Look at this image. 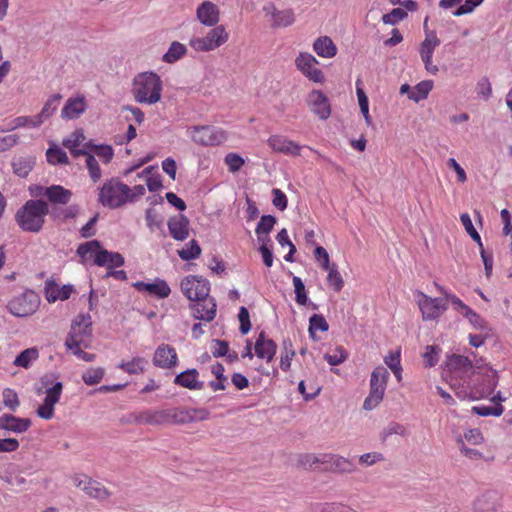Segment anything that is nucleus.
<instances>
[{"label":"nucleus","mask_w":512,"mask_h":512,"mask_svg":"<svg viewBox=\"0 0 512 512\" xmlns=\"http://www.w3.org/2000/svg\"><path fill=\"white\" fill-rule=\"evenodd\" d=\"M225 164L232 173L238 172L244 165V159L236 153H228L224 158Z\"/></svg>","instance_id":"52"},{"label":"nucleus","mask_w":512,"mask_h":512,"mask_svg":"<svg viewBox=\"0 0 512 512\" xmlns=\"http://www.w3.org/2000/svg\"><path fill=\"white\" fill-rule=\"evenodd\" d=\"M348 357L347 352L341 346L337 347L334 354L326 353L324 355L325 360L332 366L343 363Z\"/></svg>","instance_id":"59"},{"label":"nucleus","mask_w":512,"mask_h":512,"mask_svg":"<svg viewBox=\"0 0 512 512\" xmlns=\"http://www.w3.org/2000/svg\"><path fill=\"white\" fill-rule=\"evenodd\" d=\"M99 201L110 208L120 207L131 201L130 188L117 180H109L100 190Z\"/></svg>","instance_id":"4"},{"label":"nucleus","mask_w":512,"mask_h":512,"mask_svg":"<svg viewBox=\"0 0 512 512\" xmlns=\"http://www.w3.org/2000/svg\"><path fill=\"white\" fill-rule=\"evenodd\" d=\"M177 363V354L173 347L161 344L155 350L153 364L163 369H170Z\"/></svg>","instance_id":"20"},{"label":"nucleus","mask_w":512,"mask_h":512,"mask_svg":"<svg viewBox=\"0 0 512 512\" xmlns=\"http://www.w3.org/2000/svg\"><path fill=\"white\" fill-rule=\"evenodd\" d=\"M297 463L304 469H318L320 465L322 466V454H300Z\"/></svg>","instance_id":"42"},{"label":"nucleus","mask_w":512,"mask_h":512,"mask_svg":"<svg viewBox=\"0 0 512 512\" xmlns=\"http://www.w3.org/2000/svg\"><path fill=\"white\" fill-rule=\"evenodd\" d=\"M198 372L195 369L184 371L176 376L175 383L189 389L201 388L198 384Z\"/></svg>","instance_id":"34"},{"label":"nucleus","mask_w":512,"mask_h":512,"mask_svg":"<svg viewBox=\"0 0 512 512\" xmlns=\"http://www.w3.org/2000/svg\"><path fill=\"white\" fill-rule=\"evenodd\" d=\"M498 498L495 493H484L479 496L472 505V512H496Z\"/></svg>","instance_id":"31"},{"label":"nucleus","mask_w":512,"mask_h":512,"mask_svg":"<svg viewBox=\"0 0 512 512\" xmlns=\"http://www.w3.org/2000/svg\"><path fill=\"white\" fill-rule=\"evenodd\" d=\"M2 479L9 486L14 487L19 491L27 490L28 480L25 476L24 470L19 466H10Z\"/></svg>","instance_id":"26"},{"label":"nucleus","mask_w":512,"mask_h":512,"mask_svg":"<svg viewBox=\"0 0 512 512\" xmlns=\"http://www.w3.org/2000/svg\"><path fill=\"white\" fill-rule=\"evenodd\" d=\"M39 357L36 348H28L23 350L14 360L13 364L18 367L28 368L32 361Z\"/></svg>","instance_id":"41"},{"label":"nucleus","mask_w":512,"mask_h":512,"mask_svg":"<svg viewBox=\"0 0 512 512\" xmlns=\"http://www.w3.org/2000/svg\"><path fill=\"white\" fill-rule=\"evenodd\" d=\"M33 166L34 160L31 157H19L12 162L14 173L20 177H26Z\"/></svg>","instance_id":"40"},{"label":"nucleus","mask_w":512,"mask_h":512,"mask_svg":"<svg viewBox=\"0 0 512 512\" xmlns=\"http://www.w3.org/2000/svg\"><path fill=\"white\" fill-rule=\"evenodd\" d=\"M316 259L323 257L322 269L328 272L327 282L335 292H340L344 286V280L335 264H330L329 254L322 246H317L314 252Z\"/></svg>","instance_id":"14"},{"label":"nucleus","mask_w":512,"mask_h":512,"mask_svg":"<svg viewBox=\"0 0 512 512\" xmlns=\"http://www.w3.org/2000/svg\"><path fill=\"white\" fill-rule=\"evenodd\" d=\"M432 88L433 82L431 80L422 81L415 86V92L410 93L409 99L419 102L428 96Z\"/></svg>","instance_id":"44"},{"label":"nucleus","mask_w":512,"mask_h":512,"mask_svg":"<svg viewBox=\"0 0 512 512\" xmlns=\"http://www.w3.org/2000/svg\"><path fill=\"white\" fill-rule=\"evenodd\" d=\"M168 228L175 240L183 241L189 235V221L182 214L172 217L168 222Z\"/></svg>","instance_id":"27"},{"label":"nucleus","mask_w":512,"mask_h":512,"mask_svg":"<svg viewBox=\"0 0 512 512\" xmlns=\"http://www.w3.org/2000/svg\"><path fill=\"white\" fill-rule=\"evenodd\" d=\"M49 212L43 200H28L15 214L17 225L25 232L38 233L42 230Z\"/></svg>","instance_id":"1"},{"label":"nucleus","mask_w":512,"mask_h":512,"mask_svg":"<svg viewBox=\"0 0 512 512\" xmlns=\"http://www.w3.org/2000/svg\"><path fill=\"white\" fill-rule=\"evenodd\" d=\"M105 370L101 367L97 368H89L83 375L82 379L85 384L87 385H95L98 384L103 376H104Z\"/></svg>","instance_id":"49"},{"label":"nucleus","mask_w":512,"mask_h":512,"mask_svg":"<svg viewBox=\"0 0 512 512\" xmlns=\"http://www.w3.org/2000/svg\"><path fill=\"white\" fill-rule=\"evenodd\" d=\"M388 377L389 372L383 366H378L372 371L370 378V392L363 403V408L365 410H373L381 403L386 390Z\"/></svg>","instance_id":"5"},{"label":"nucleus","mask_w":512,"mask_h":512,"mask_svg":"<svg viewBox=\"0 0 512 512\" xmlns=\"http://www.w3.org/2000/svg\"><path fill=\"white\" fill-rule=\"evenodd\" d=\"M323 470L337 472V473H350L354 470L353 464L346 458L332 454H322Z\"/></svg>","instance_id":"17"},{"label":"nucleus","mask_w":512,"mask_h":512,"mask_svg":"<svg viewBox=\"0 0 512 512\" xmlns=\"http://www.w3.org/2000/svg\"><path fill=\"white\" fill-rule=\"evenodd\" d=\"M200 254L201 248L195 240H192L187 248L178 251L179 257L186 261L198 258Z\"/></svg>","instance_id":"50"},{"label":"nucleus","mask_w":512,"mask_h":512,"mask_svg":"<svg viewBox=\"0 0 512 512\" xmlns=\"http://www.w3.org/2000/svg\"><path fill=\"white\" fill-rule=\"evenodd\" d=\"M138 291H146L158 298H166L171 293L170 287L165 280L156 278L152 283L139 281L133 284Z\"/></svg>","instance_id":"25"},{"label":"nucleus","mask_w":512,"mask_h":512,"mask_svg":"<svg viewBox=\"0 0 512 512\" xmlns=\"http://www.w3.org/2000/svg\"><path fill=\"white\" fill-rule=\"evenodd\" d=\"M86 166L89 171L90 177L93 182H97L101 178V169L95 157L93 155H87Z\"/></svg>","instance_id":"60"},{"label":"nucleus","mask_w":512,"mask_h":512,"mask_svg":"<svg viewBox=\"0 0 512 512\" xmlns=\"http://www.w3.org/2000/svg\"><path fill=\"white\" fill-rule=\"evenodd\" d=\"M63 390L61 382H56L45 391L43 403L37 408L36 414L44 420H50L54 416V407L59 402Z\"/></svg>","instance_id":"13"},{"label":"nucleus","mask_w":512,"mask_h":512,"mask_svg":"<svg viewBox=\"0 0 512 512\" xmlns=\"http://www.w3.org/2000/svg\"><path fill=\"white\" fill-rule=\"evenodd\" d=\"M87 103L84 96H77L69 98L61 110V117L63 119H77L86 110Z\"/></svg>","instance_id":"22"},{"label":"nucleus","mask_w":512,"mask_h":512,"mask_svg":"<svg viewBox=\"0 0 512 512\" xmlns=\"http://www.w3.org/2000/svg\"><path fill=\"white\" fill-rule=\"evenodd\" d=\"M229 34L223 25H218L203 36L192 37L189 46L196 52H209L217 49L228 41Z\"/></svg>","instance_id":"6"},{"label":"nucleus","mask_w":512,"mask_h":512,"mask_svg":"<svg viewBox=\"0 0 512 512\" xmlns=\"http://www.w3.org/2000/svg\"><path fill=\"white\" fill-rule=\"evenodd\" d=\"M131 92L137 103L155 104L161 100L162 81L156 73H140L133 80Z\"/></svg>","instance_id":"2"},{"label":"nucleus","mask_w":512,"mask_h":512,"mask_svg":"<svg viewBox=\"0 0 512 512\" xmlns=\"http://www.w3.org/2000/svg\"><path fill=\"white\" fill-rule=\"evenodd\" d=\"M386 365L392 370L396 378L400 381L401 380V366H400V359H399V353L395 354H389L384 359Z\"/></svg>","instance_id":"62"},{"label":"nucleus","mask_w":512,"mask_h":512,"mask_svg":"<svg viewBox=\"0 0 512 512\" xmlns=\"http://www.w3.org/2000/svg\"><path fill=\"white\" fill-rule=\"evenodd\" d=\"M37 195H45L50 202L54 204H67L71 197L72 192L60 185H52L47 188L38 187Z\"/></svg>","instance_id":"24"},{"label":"nucleus","mask_w":512,"mask_h":512,"mask_svg":"<svg viewBox=\"0 0 512 512\" xmlns=\"http://www.w3.org/2000/svg\"><path fill=\"white\" fill-rule=\"evenodd\" d=\"M357 97L359 102L360 111L364 116L365 122L370 125L372 123L371 117L369 115V105H368V97L365 92L361 89H357Z\"/></svg>","instance_id":"58"},{"label":"nucleus","mask_w":512,"mask_h":512,"mask_svg":"<svg viewBox=\"0 0 512 512\" xmlns=\"http://www.w3.org/2000/svg\"><path fill=\"white\" fill-rule=\"evenodd\" d=\"M31 426L29 418H19L12 414H3L0 416V429L16 434L26 432Z\"/></svg>","instance_id":"21"},{"label":"nucleus","mask_w":512,"mask_h":512,"mask_svg":"<svg viewBox=\"0 0 512 512\" xmlns=\"http://www.w3.org/2000/svg\"><path fill=\"white\" fill-rule=\"evenodd\" d=\"M472 411L480 416H500L502 415L504 408L501 405H497L495 407H487V406H474Z\"/></svg>","instance_id":"63"},{"label":"nucleus","mask_w":512,"mask_h":512,"mask_svg":"<svg viewBox=\"0 0 512 512\" xmlns=\"http://www.w3.org/2000/svg\"><path fill=\"white\" fill-rule=\"evenodd\" d=\"M276 223V218L272 215H263L260 219L256 227V234L258 235L259 241H267L268 238H262L261 235H268L270 231L273 229L274 224Z\"/></svg>","instance_id":"43"},{"label":"nucleus","mask_w":512,"mask_h":512,"mask_svg":"<svg viewBox=\"0 0 512 512\" xmlns=\"http://www.w3.org/2000/svg\"><path fill=\"white\" fill-rule=\"evenodd\" d=\"M3 404L5 405V407L10 409L11 411H15L20 405V401H19L17 393L10 388L4 389Z\"/></svg>","instance_id":"51"},{"label":"nucleus","mask_w":512,"mask_h":512,"mask_svg":"<svg viewBox=\"0 0 512 512\" xmlns=\"http://www.w3.org/2000/svg\"><path fill=\"white\" fill-rule=\"evenodd\" d=\"M476 93L477 95L484 99L488 100L492 95V86L490 80L487 77H482L476 84Z\"/></svg>","instance_id":"54"},{"label":"nucleus","mask_w":512,"mask_h":512,"mask_svg":"<svg viewBox=\"0 0 512 512\" xmlns=\"http://www.w3.org/2000/svg\"><path fill=\"white\" fill-rule=\"evenodd\" d=\"M84 492L89 497L98 500H104L108 498L110 495L104 485L92 479L90 480L89 484H87L86 487H84Z\"/></svg>","instance_id":"39"},{"label":"nucleus","mask_w":512,"mask_h":512,"mask_svg":"<svg viewBox=\"0 0 512 512\" xmlns=\"http://www.w3.org/2000/svg\"><path fill=\"white\" fill-rule=\"evenodd\" d=\"M447 367L449 370L462 372H468L469 370L474 369V365L468 357L456 354L448 358Z\"/></svg>","instance_id":"35"},{"label":"nucleus","mask_w":512,"mask_h":512,"mask_svg":"<svg viewBox=\"0 0 512 512\" xmlns=\"http://www.w3.org/2000/svg\"><path fill=\"white\" fill-rule=\"evenodd\" d=\"M329 329V325L322 315L314 314L309 319V334L312 339L315 340V332L322 331L326 332Z\"/></svg>","instance_id":"45"},{"label":"nucleus","mask_w":512,"mask_h":512,"mask_svg":"<svg viewBox=\"0 0 512 512\" xmlns=\"http://www.w3.org/2000/svg\"><path fill=\"white\" fill-rule=\"evenodd\" d=\"M73 291L71 285H64L61 288L55 286L48 287L46 291V298L48 302H55L56 300H67Z\"/></svg>","instance_id":"37"},{"label":"nucleus","mask_w":512,"mask_h":512,"mask_svg":"<svg viewBox=\"0 0 512 512\" xmlns=\"http://www.w3.org/2000/svg\"><path fill=\"white\" fill-rule=\"evenodd\" d=\"M61 99V95L56 94L52 96L44 105L41 112L34 116L33 127H39L46 119H48L56 109V106L52 107L54 103Z\"/></svg>","instance_id":"36"},{"label":"nucleus","mask_w":512,"mask_h":512,"mask_svg":"<svg viewBox=\"0 0 512 512\" xmlns=\"http://www.w3.org/2000/svg\"><path fill=\"white\" fill-rule=\"evenodd\" d=\"M103 250L101 248V244L98 240H92L85 243H82L77 248V254L80 257H85L89 253L97 254L98 251Z\"/></svg>","instance_id":"55"},{"label":"nucleus","mask_w":512,"mask_h":512,"mask_svg":"<svg viewBox=\"0 0 512 512\" xmlns=\"http://www.w3.org/2000/svg\"><path fill=\"white\" fill-rule=\"evenodd\" d=\"M188 133L194 143L202 146L219 145L227 138L225 131L211 126H193Z\"/></svg>","instance_id":"8"},{"label":"nucleus","mask_w":512,"mask_h":512,"mask_svg":"<svg viewBox=\"0 0 512 512\" xmlns=\"http://www.w3.org/2000/svg\"><path fill=\"white\" fill-rule=\"evenodd\" d=\"M460 220L466 230V232L470 235V237L478 243V245L482 248V242L480 235L476 231V229L473 226L472 220L468 214H462L460 217Z\"/></svg>","instance_id":"56"},{"label":"nucleus","mask_w":512,"mask_h":512,"mask_svg":"<svg viewBox=\"0 0 512 512\" xmlns=\"http://www.w3.org/2000/svg\"><path fill=\"white\" fill-rule=\"evenodd\" d=\"M313 49L318 56L323 58H332L337 54V47L328 36L317 38L313 43Z\"/></svg>","instance_id":"32"},{"label":"nucleus","mask_w":512,"mask_h":512,"mask_svg":"<svg viewBox=\"0 0 512 512\" xmlns=\"http://www.w3.org/2000/svg\"><path fill=\"white\" fill-rule=\"evenodd\" d=\"M284 354L281 355L280 367L284 371H288L291 367V362L295 356V350L290 340H284L282 343Z\"/></svg>","instance_id":"46"},{"label":"nucleus","mask_w":512,"mask_h":512,"mask_svg":"<svg viewBox=\"0 0 512 512\" xmlns=\"http://www.w3.org/2000/svg\"><path fill=\"white\" fill-rule=\"evenodd\" d=\"M167 423L187 424L197 420H206L209 413L204 410H187V409H166Z\"/></svg>","instance_id":"15"},{"label":"nucleus","mask_w":512,"mask_h":512,"mask_svg":"<svg viewBox=\"0 0 512 512\" xmlns=\"http://www.w3.org/2000/svg\"><path fill=\"white\" fill-rule=\"evenodd\" d=\"M147 365L148 361L145 358L135 357L131 361L121 362L118 368L128 374L136 375L143 373Z\"/></svg>","instance_id":"33"},{"label":"nucleus","mask_w":512,"mask_h":512,"mask_svg":"<svg viewBox=\"0 0 512 512\" xmlns=\"http://www.w3.org/2000/svg\"><path fill=\"white\" fill-rule=\"evenodd\" d=\"M440 44V40L434 31L426 33L424 41L420 45L419 53L425 69L432 75L438 73L439 68L432 63L433 53Z\"/></svg>","instance_id":"12"},{"label":"nucleus","mask_w":512,"mask_h":512,"mask_svg":"<svg viewBox=\"0 0 512 512\" xmlns=\"http://www.w3.org/2000/svg\"><path fill=\"white\" fill-rule=\"evenodd\" d=\"M47 160L50 164H67L68 157L61 148L57 146L50 147L46 152Z\"/></svg>","instance_id":"47"},{"label":"nucleus","mask_w":512,"mask_h":512,"mask_svg":"<svg viewBox=\"0 0 512 512\" xmlns=\"http://www.w3.org/2000/svg\"><path fill=\"white\" fill-rule=\"evenodd\" d=\"M307 105L320 120L328 119L331 114L329 100L320 90H313L308 94Z\"/></svg>","instance_id":"16"},{"label":"nucleus","mask_w":512,"mask_h":512,"mask_svg":"<svg viewBox=\"0 0 512 512\" xmlns=\"http://www.w3.org/2000/svg\"><path fill=\"white\" fill-rule=\"evenodd\" d=\"M318 60L310 53L301 52L295 59L297 69L309 80L315 83H323V72L317 68Z\"/></svg>","instance_id":"10"},{"label":"nucleus","mask_w":512,"mask_h":512,"mask_svg":"<svg viewBox=\"0 0 512 512\" xmlns=\"http://www.w3.org/2000/svg\"><path fill=\"white\" fill-rule=\"evenodd\" d=\"M187 52L186 46L178 41L171 43L168 51L163 56L166 63H174L182 58Z\"/></svg>","instance_id":"38"},{"label":"nucleus","mask_w":512,"mask_h":512,"mask_svg":"<svg viewBox=\"0 0 512 512\" xmlns=\"http://www.w3.org/2000/svg\"><path fill=\"white\" fill-rule=\"evenodd\" d=\"M271 22L275 27H287L294 22V14L291 10L278 11Z\"/></svg>","instance_id":"48"},{"label":"nucleus","mask_w":512,"mask_h":512,"mask_svg":"<svg viewBox=\"0 0 512 512\" xmlns=\"http://www.w3.org/2000/svg\"><path fill=\"white\" fill-rule=\"evenodd\" d=\"M293 285H294L295 294H296V298H295L296 302L299 305H306L308 298L306 295L304 283L302 282V280L299 277L294 276L293 277Z\"/></svg>","instance_id":"57"},{"label":"nucleus","mask_w":512,"mask_h":512,"mask_svg":"<svg viewBox=\"0 0 512 512\" xmlns=\"http://www.w3.org/2000/svg\"><path fill=\"white\" fill-rule=\"evenodd\" d=\"M40 297L32 290H26L13 297L7 304L9 312L16 317H28L39 308Z\"/></svg>","instance_id":"7"},{"label":"nucleus","mask_w":512,"mask_h":512,"mask_svg":"<svg viewBox=\"0 0 512 512\" xmlns=\"http://www.w3.org/2000/svg\"><path fill=\"white\" fill-rule=\"evenodd\" d=\"M268 145L276 152H281L293 156L300 155L301 146L296 142L283 136L274 135L268 139Z\"/></svg>","instance_id":"23"},{"label":"nucleus","mask_w":512,"mask_h":512,"mask_svg":"<svg viewBox=\"0 0 512 512\" xmlns=\"http://www.w3.org/2000/svg\"><path fill=\"white\" fill-rule=\"evenodd\" d=\"M92 321L89 314H79L72 322L70 332L68 333L65 346L67 349L72 347L83 346L88 348L92 338Z\"/></svg>","instance_id":"3"},{"label":"nucleus","mask_w":512,"mask_h":512,"mask_svg":"<svg viewBox=\"0 0 512 512\" xmlns=\"http://www.w3.org/2000/svg\"><path fill=\"white\" fill-rule=\"evenodd\" d=\"M196 17L201 24L207 27H216L220 20V11L211 1H204L196 10Z\"/></svg>","instance_id":"18"},{"label":"nucleus","mask_w":512,"mask_h":512,"mask_svg":"<svg viewBox=\"0 0 512 512\" xmlns=\"http://www.w3.org/2000/svg\"><path fill=\"white\" fill-rule=\"evenodd\" d=\"M94 262L97 266H108L109 269H112L122 266L124 258L118 252H110L104 249L97 252Z\"/></svg>","instance_id":"30"},{"label":"nucleus","mask_w":512,"mask_h":512,"mask_svg":"<svg viewBox=\"0 0 512 512\" xmlns=\"http://www.w3.org/2000/svg\"><path fill=\"white\" fill-rule=\"evenodd\" d=\"M195 303L190 306L194 318L211 322L216 315V303L212 298L194 300Z\"/></svg>","instance_id":"19"},{"label":"nucleus","mask_w":512,"mask_h":512,"mask_svg":"<svg viewBox=\"0 0 512 512\" xmlns=\"http://www.w3.org/2000/svg\"><path fill=\"white\" fill-rule=\"evenodd\" d=\"M84 140L85 136L82 132H75L63 141V145L70 151H76V147H79Z\"/></svg>","instance_id":"64"},{"label":"nucleus","mask_w":512,"mask_h":512,"mask_svg":"<svg viewBox=\"0 0 512 512\" xmlns=\"http://www.w3.org/2000/svg\"><path fill=\"white\" fill-rule=\"evenodd\" d=\"M276 239L278 241V243L281 245V246H285V245H288L289 246V253L285 256V260L288 261V262H292L293 261V254L296 252V247L295 245L289 240L288 238V233H287V230L286 229H282L276 236Z\"/></svg>","instance_id":"53"},{"label":"nucleus","mask_w":512,"mask_h":512,"mask_svg":"<svg viewBox=\"0 0 512 512\" xmlns=\"http://www.w3.org/2000/svg\"><path fill=\"white\" fill-rule=\"evenodd\" d=\"M134 422L137 424H147L160 426L167 423L165 410H147L135 416Z\"/></svg>","instance_id":"29"},{"label":"nucleus","mask_w":512,"mask_h":512,"mask_svg":"<svg viewBox=\"0 0 512 512\" xmlns=\"http://www.w3.org/2000/svg\"><path fill=\"white\" fill-rule=\"evenodd\" d=\"M181 290L189 300H199L208 297L210 285L206 279L187 276L181 282Z\"/></svg>","instance_id":"11"},{"label":"nucleus","mask_w":512,"mask_h":512,"mask_svg":"<svg viewBox=\"0 0 512 512\" xmlns=\"http://www.w3.org/2000/svg\"><path fill=\"white\" fill-rule=\"evenodd\" d=\"M276 349V343L271 339H266L264 332H261L255 342V353L257 357L270 362L276 353Z\"/></svg>","instance_id":"28"},{"label":"nucleus","mask_w":512,"mask_h":512,"mask_svg":"<svg viewBox=\"0 0 512 512\" xmlns=\"http://www.w3.org/2000/svg\"><path fill=\"white\" fill-rule=\"evenodd\" d=\"M416 302L424 321L436 320L447 310V301L442 298H431L417 292Z\"/></svg>","instance_id":"9"},{"label":"nucleus","mask_w":512,"mask_h":512,"mask_svg":"<svg viewBox=\"0 0 512 512\" xmlns=\"http://www.w3.org/2000/svg\"><path fill=\"white\" fill-rule=\"evenodd\" d=\"M407 12L401 8H394L390 13L383 15L382 21L384 24H396L397 22L405 19Z\"/></svg>","instance_id":"61"}]
</instances>
